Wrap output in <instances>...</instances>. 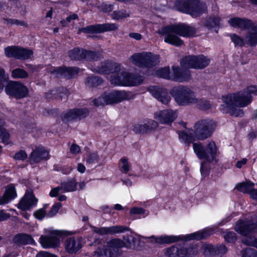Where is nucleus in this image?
<instances>
[{"instance_id":"30","label":"nucleus","mask_w":257,"mask_h":257,"mask_svg":"<svg viewBox=\"0 0 257 257\" xmlns=\"http://www.w3.org/2000/svg\"><path fill=\"white\" fill-rule=\"evenodd\" d=\"M77 182L74 178L63 182L61 184L62 192H72L76 190Z\"/></svg>"},{"instance_id":"31","label":"nucleus","mask_w":257,"mask_h":257,"mask_svg":"<svg viewBox=\"0 0 257 257\" xmlns=\"http://www.w3.org/2000/svg\"><path fill=\"white\" fill-rule=\"evenodd\" d=\"M211 232L208 229H204L194 233L188 234L186 237V240L197 239L199 240L210 235Z\"/></svg>"},{"instance_id":"62","label":"nucleus","mask_w":257,"mask_h":257,"mask_svg":"<svg viewBox=\"0 0 257 257\" xmlns=\"http://www.w3.org/2000/svg\"><path fill=\"white\" fill-rule=\"evenodd\" d=\"M250 197L253 199H257V190L254 189V187L251 189V191L249 193Z\"/></svg>"},{"instance_id":"39","label":"nucleus","mask_w":257,"mask_h":257,"mask_svg":"<svg viewBox=\"0 0 257 257\" xmlns=\"http://www.w3.org/2000/svg\"><path fill=\"white\" fill-rule=\"evenodd\" d=\"M101 81L97 77H89L86 80L85 83L89 87H93L99 85Z\"/></svg>"},{"instance_id":"42","label":"nucleus","mask_w":257,"mask_h":257,"mask_svg":"<svg viewBox=\"0 0 257 257\" xmlns=\"http://www.w3.org/2000/svg\"><path fill=\"white\" fill-rule=\"evenodd\" d=\"M242 257H257V251L252 248H246L242 251Z\"/></svg>"},{"instance_id":"3","label":"nucleus","mask_w":257,"mask_h":257,"mask_svg":"<svg viewBox=\"0 0 257 257\" xmlns=\"http://www.w3.org/2000/svg\"><path fill=\"white\" fill-rule=\"evenodd\" d=\"M195 32L194 28L184 25L168 26L158 31L159 34L165 35V42L176 46H179L183 44L182 41L177 35L189 37L193 36Z\"/></svg>"},{"instance_id":"57","label":"nucleus","mask_w":257,"mask_h":257,"mask_svg":"<svg viewBox=\"0 0 257 257\" xmlns=\"http://www.w3.org/2000/svg\"><path fill=\"white\" fill-rule=\"evenodd\" d=\"M10 214L0 211V221H4L10 217Z\"/></svg>"},{"instance_id":"28","label":"nucleus","mask_w":257,"mask_h":257,"mask_svg":"<svg viewBox=\"0 0 257 257\" xmlns=\"http://www.w3.org/2000/svg\"><path fill=\"white\" fill-rule=\"evenodd\" d=\"M118 26L114 24H105L103 25H97L96 27H91L89 28V30L91 31H96L98 32H102L107 31H112L116 30Z\"/></svg>"},{"instance_id":"27","label":"nucleus","mask_w":257,"mask_h":257,"mask_svg":"<svg viewBox=\"0 0 257 257\" xmlns=\"http://www.w3.org/2000/svg\"><path fill=\"white\" fill-rule=\"evenodd\" d=\"M228 23L231 26L240 29L245 28L250 24L249 21L239 18L230 19Z\"/></svg>"},{"instance_id":"33","label":"nucleus","mask_w":257,"mask_h":257,"mask_svg":"<svg viewBox=\"0 0 257 257\" xmlns=\"http://www.w3.org/2000/svg\"><path fill=\"white\" fill-rule=\"evenodd\" d=\"M120 170L123 173H127L131 170L132 167L127 159L123 157L121 158L118 163Z\"/></svg>"},{"instance_id":"48","label":"nucleus","mask_w":257,"mask_h":257,"mask_svg":"<svg viewBox=\"0 0 257 257\" xmlns=\"http://www.w3.org/2000/svg\"><path fill=\"white\" fill-rule=\"evenodd\" d=\"M34 215L37 219L41 220L45 217L46 211L44 208L39 209L34 212Z\"/></svg>"},{"instance_id":"35","label":"nucleus","mask_w":257,"mask_h":257,"mask_svg":"<svg viewBox=\"0 0 257 257\" xmlns=\"http://www.w3.org/2000/svg\"><path fill=\"white\" fill-rule=\"evenodd\" d=\"M179 236H161L156 239V242L158 243H170L176 242L179 239Z\"/></svg>"},{"instance_id":"43","label":"nucleus","mask_w":257,"mask_h":257,"mask_svg":"<svg viewBox=\"0 0 257 257\" xmlns=\"http://www.w3.org/2000/svg\"><path fill=\"white\" fill-rule=\"evenodd\" d=\"M133 130L136 133H144L148 132V128L145 123L143 124H136L134 126Z\"/></svg>"},{"instance_id":"36","label":"nucleus","mask_w":257,"mask_h":257,"mask_svg":"<svg viewBox=\"0 0 257 257\" xmlns=\"http://www.w3.org/2000/svg\"><path fill=\"white\" fill-rule=\"evenodd\" d=\"M12 76L15 79H23L28 76V73L22 69L17 68L12 71Z\"/></svg>"},{"instance_id":"6","label":"nucleus","mask_w":257,"mask_h":257,"mask_svg":"<svg viewBox=\"0 0 257 257\" xmlns=\"http://www.w3.org/2000/svg\"><path fill=\"white\" fill-rule=\"evenodd\" d=\"M234 229L240 235L244 236L242 242L247 245L257 248V237L251 235L257 233V223H252L249 220H239L236 224Z\"/></svg>"},{"instance_id":"25","label":"nucleus","mask_w":257,"mask_h":257,"mask_svg":"<svg viewBox=\"0 0 257 257\" xmlns=\"http://www.w3.org/2000/svg\"><path fill=\"white\" fill-rule=\"evenodd\" d=\"M172 252H176V255L178 257H191L192 255L195 254L197 253V250L196 248H189L186 249L185 248H178L176 247H173L170 248Z\"/></svg>"},{"instance_id":"53","label":"nucleus","mask_w":257,"mask_h":257,"mask_svg":"<svg viewBox=\"0 0 257 257\" xmlns=\"http://www.w3.org/2000/svg\"><path fill=\"white\" fill-rule=\"evenodd\" d=\"M61 191H62V190L61 189V187H56L53 189H52L51 191L50 192L49 195L52 197H56L59 193H62Z\"/></svg>"},{"instance_id":"26","label":"nucleus","mask_w":257,"mask_h":257,"mask_svg":"<svg viewBox=\"0 0 257 257\" xmlns=\"http://www.w3.org/2000/svg\"><path fill=\"white\" fill-rule=\"evenodd\" d=\"M95 55V53L92 52H88L86 51H81L79 49H74L69 52V56L71 59L80 60L83 58L84 56L87 57V56H93Z\"/></svg>"},{"instance_id":"41","label":"nucleus","mask_w":257,"mask_h":257,"mask_svg":"<svg viewBox=\"0 0 257 257\" xmlns=\"http://www.w3.org/2000/svg\"><path fill=\"white\" fill-rule=\"evenodd\" d=\"M202 251L206 256L214 255L215 253V249L211 244H204L202 246Z\"/></svg>"},{"instance_id":"9","label":"nucleus","mask_w":257,"mask_h":257,"mask_svg":"<svg viewBox=\"0 0 257 257\" xmlns=\"http://www.w3.org/2000/svg\"><path fill=\"white\" fill-rule=\"evenodd\" d=\"M172 73L170 74L169 68L165 67L157 71V75L166 79H172L178 82L188 81L191 79L189 71L184 70L178 67H172Z\"/></svg>"},{"instance_id":"10","label":"nucleus","mask_w":257,"mask_h":257,"mask_svg":"<svg viewBox=\"0 0 257 257\" xmlns=\"http://www.w3.org/2000/svg\"><path fill=\"white\" fill-rule=\"evenodd\" d=\"M159 57L150 53L135 54L130 58L131 62L140 68H150L159 62Z\"/></svg>"},{"instance_id":"22","label":"nucleus","mask_w":257,"mask_h":257,"mask_svg":"<svg viewBox=\"0 0 257 257\" xmlns=\"http://www.w3.org/2000/svg\"><path fill=\"white\" fill-rule=\"evenodd\" d=\"M82 247V243L79 239L68 238L65 243L66 251L70 253H73L78 251Z\"/></svg>"},{"instance_id":"14","label":"nucleus","mask_w":257,"mask_h":257,"mask_svg":"<svg viewBox=\"0 0 257 257\" xmlns=\"http://www.w3.org/2000/svg\"><path fill=\"white\" fill-rule=\"evenodd\" d=\"M45 233H48L49 236L42 235L39 242L43 247L51 248L55 247L59 245L60 241L58 236L60 233L59 231L54 230L51 229H45Z\"/></svg>"},{"instance_id":"12","label":"nucleus","mask_w":257,"mask_h":257,"mask_svg":"<svg viewBox=\"0 0 257 257\" xmlns=\"http://www.w3.org/2000/svg\"><path fill=\"white\" fill-rule=\"evenodd\" d=\"M124 245L123 242L119 239H114L107 243L106 248L105 250L98 249L95 252L94 256L99 257L105 256L106 257H114L119 254V249Z\"/></svg>"},{"instance_id":"34","label":"nucleus","mask_w":257,"mask_h":257,"mask_svg":"<svg viewBox=\"0 0 257 257\" xmlns=\"http://www.w3.org/2000/svg\"><path fill=\"white\" fill-rule=\"evenodd\" d=\"M33 56V52L31 50L19 48L17 59H27Z\"/></svg>"},{"instance_id":"4","label":"nucleus","mask_w":257,"mask_h":257,"mask_svg":"<svg viewBox=\"0 0 257 257\" xmlns=\"http://www.w3.org/2000/svg\"><path fill=\"white\" fill-rule=\"evenodd\" d=\"M215 127V124L211 120L205 119L198 121L195 125V136L191 132H182L179 133L180 140L185 143H191L195 138L204 140L210 137Z\"/></svg>"},{"instance_id":"45","label":"nucleus","mask_w":257,"mask_h":257,"mask_svg":"<svg viewBox=\"0 0 257 257\" xmlns=\"http://www.w3.org/2000/svg\"><path fill=\"white\" fill-rule=\"evenodd\" d=\"M130 213L132 214H139L146 216L149 215V211H146L142 208L134 207L131 209Z\"/></svg>"},{"instance_id":"40","label":"nucleus","mask_w":257,"mask_h":257,"mask_svg":"<svg viewBox=\"0 0 257 257\" xmlns=\"http://www.w3.org/2000/svg\"><path fill=\"white\" fill-rule=\"evenodd\" d=\"M102 233H116L122 231L121 227L115 226L109 228H102L100 229Z\"/></svg>"},{"instance_id":"5","label":"nucleus","mask_w":257,"mask_h":257,"mask_svg":"<svg viewBox=\"0 0 257 257\" xmlns=\"http://www.w3.org/2000/svg\"><path fill=\"white\" fill-rule=\"evenodd\" d=\"M172 95L176 102L180 105H188L197 104L202 109L207 110L211 108V104L206 100L198 99L195 93L190 88L186 87H179L173 90Z\"/></svg>"},{"instance_id":"55","label":"nucleus","mask_w":257,"mask_h":257,"mask_svg":"<svg viewBox=\"0 0 257 257\" xmlns=\"http://www.w3.org/2000/svg\"><path fill=\"white\" fill-rule=\"evenodd\" d=\"M36 257H57L54 254L50 253L47 251H40L37 253Z\"/></svg>"},{"instance_id":"59","label":"nucleus","mask_w":257,"mask_h":257,"mask_svg":"<svg viewBox=\"0 0 257 257\" xmlns=\"http://www.w3.org/2000/svg\"><path fill=\"white\" fill-rule=\"evenodd\" d=\"M130 37L137 40H140L142 39V36L140 34L137 33H132L129 34Z\"/></svg>"},{"instance_id":"16","label":"nucleus","mask_w":257,"mask_h":257,"mask_svg":"<svg viewBox=\"0 0 257 257\" xmlns=\"http://www.w3.org/2000/svg\"><path fill=\"white\" fill-rule=\"evenodd\" d=\"M231 39L235 46H241L244 44V41L250 45L257 44V25L254 26L247 32L244 40L236 35H231Z\"/></svg>"},{"instance_id":"13","label":"nucleus","mask_w":257,"mask_h":257,"mask_svg":"<svg viewBox=\"0 0 257 257\" xmlns=\"http://www.w3.org/2000/svg\"><path fill=\"white\" fill-rule=\"evenodd\" d=\"M124 98V93L117 91H112L105 93L101 97L93 100L92 102L93 105L98 106L116 103L122 100Z\"/></svg>"},{"instance_id":"8","label":"nucleus","mask_w":257,"mask_h":257,"mask_svg":"<svg viewBox=\"0 0 257 257\" xmlns=\"http://www.w3.org/2000/svg\"><path fill=\"white\" fill-rule=\"evenodd\" d=\"M175 7L178 11L188 14L193 18L199 17L207 12L206 4L198 0L178 2L176 3Z\"/></svg>"},{"instance_id":"23","label":"nucleus","mask_w":257,"mask_h":257,"mask_svg":"<svg viewBox=\"0 0 257 257\" xmlns=\"http://www.w3.org/2000/svg\"><path fill=\"white\" fill-rule=\"evenodd\" d=\"M88 114V111L87 109H74L69 110L64 114V119L70 120L77 118H83L86 117Z\"/></svg>"},{"instance_id":"15","label":"nucleus","mask_w":257,"mask_h":257,"mask_svg":"<svg viewBox=\"0 0 257 257\" xmlns=\"http://www.w3.org/2000/svg\"><path fill=\"white\" fill-rule=\"evenodd\" d=\"M5 91L8 95L17 98L24 97L28 94L27 87L18 81L10 82L6 86Z\"/></svg>"},{"instance_id":"60","label":"nucleus","mask_w":257,"mask_h":257,"mask_svg":"<svg viewBox=\"0 0 257 257\" xmlns=\"http://www.w3.org/2000/svg\"><path fill=\"white\" fill-rule=\"evenodd\" d=\"M200 171L202 175H206L207 174V170L206 168V163L203 162L201 164Z\"/></svg>"},{"instance_id":"17","label":"nucleus","mask_w":257,"mask_h":257,"mask_svg":"<svg viewBox=\"0 0 257 257\" xmlns=\"http://www.w3.org/2000/svg\"><path fill=\"white\" fill-rule=\"evenodd\" d=\"M38 200L35 198L32 190H27L25 195L20 200L18 207L22 210H28L35 206Z\"/></svg>"},{"instance_id":"54","label":"nucleus","mask_w":257,"mask_h":257,"mask_svg":"<svg viewBox=\"0 0 257 257\" xmlns=\"http://www.w3.org/2000/svg\"><path fill=\"white\" fill-rule=\"evenodd\" d=\"M226 251V247L223 245H221L215 250V253L219 255H222L225 253Z\"/></svg>"},{"instance_id":"24","label":"nucleus","mask_w":257,"mask_h":257,"mask_svg":"<svg viewBox=\"0 0 257 257\" xmlns=\"http://www.w3.org/2000/svg\"><path fill=\"white\" fill-rule=\"evenodd\" d=\"M151 92L154 96L163 104H168L170 101V96L166 90L159 88H153Z\"/></svg>"},{"instance_id":"38","label":"nucleus","mask_w":257,"mask_h":257,"mask_svg":"<svg viewBox=\"0 0 257 257\" xmlns=\"http://www.w3.org/2000/svg\"><path fill=\"white\" fill-rule=\"evenodd\" d=\"M18 49L19 48L16 47H8L5 48V54L8 57H14L17 59Z\"/></svg>"},{"instance_id":"46","label":"nucleus","mask_w":257,"mask_h":257,"mask_svg":"<svg viewBox=\"0 0 257 257\" xmlns=\"http://www.w3.org/2000/svg\"><path fill=\"white\" fill-rule=\"evenodd\" d=\"M61 205L60 203H56L54 204L51 208L50 211L48 213V216L50 217L55 215L60 208Z\"/></svg>"},{"instance_id":"58","label":"nucleus","mask_w":257,"mask_h":257,"mask_svg":"<svg viewBox=\"0 0 257 257\" xmlns=\"http://www.w3.org/2000/svg\"><path fill=\"white\" fill-rule=\"evenodd\" d=\"M8 23H10L13 25H23L24 24V23L22 21H20L18 20H15V19H10L8 20Z\"/></svg>"},{"instance_id":"1","label":"nucleus","mask_w":257,"mask_h":257,"mask_svg":"<svg viewBox=\"0 0 257 257\" xmlns=\"http://www.w3.org/2000/svg\"><path fill=\"white\" fill-rule=\"evenodd\" d=\"M94 71L108 75L107 78L114 85L121 86H135L140 84L143 78L127 72L120 64L110 61L101 63L99 66L93 69Z\"/></svg>"},{"instance_id":"7","label":"nucleus","mask_w":257,"mask_h":257,"mask_svg":"<svg viewBox=\"0 0 257 257\" xmlns=\"http://www.w3.org/2000/svg\"><path fill=\"white\" fill-rule=\"evenodd\" d=\"M193 150L197 157L200 160L204 159L208 162H217L219 152L214 142L211 141L207 143L205 148L200 143L193 144Z\"/></svg>"},{"instance_id":"19","label":"nucleus","mask_w":257,"mask_h":257,"mask_svg":"<svg viewBox=\"0 0 257 257\" xmlns=\"http://www.w3.org/2000/svg\"><path fill=\"white\" fill-rule=\"evenodd\" d=\"M49 71L52 75L55 77L59 78L61 77H71L77 74L79 72V69L76 67L66 68L65 67H60L54 68L50 67Z\"/></svg>"},{"instance_id":"56","label":"nucleus","mask_w":257,"mask_h":257,"mask_svg":"<svg viewBox=\"0 0 257 257\" xmlns=\"http://www.w3.org/2000/svg\"><path fill=\"white\" fill-rule=\"evenodd\" d=\"M247 162V159L243 158L241 160L237 161L236 163L235 166L237 168H241L243 165H245Z\"/></svg>"},{"instance_id":"51","label":"nucleus","mask_w":257,"mask_h":257,"mask_svg":"<svg viewBox=\"0 0 257 257\" xmlns=\"http://www.w3.org/2000/svg\"><path fill=\"white\" fill-rule=\"evenodd\" d=\"M27 158L26 153L24 151H20L15 154L14 158L16 160H24Z\"/></svg>"},{"instance_id":"63","label":"nucleus","mask_w":257,"mask_h":257,"mask_svg":"<svg viewBox=\"0 0 257 257\" xmlns=\"http://www.w3.org/2000/svg\"><path fill=\"white\" fill-rule=\"evenodd\" d=\"M78 19V16L76 14H73L72 15L66 18V21L67 22H71L72 20H76Z\"/></svg>"},{"instance_id":"2","label":"nucleus","mask_w":257,"mask_h":257,"mask_svg":"<svg viewBox=\"0 0 257 257\" xmlns=\"http://www.w3.org/2000/svg\"><path fill=\"white\" fill-rule=\"evenodd\" d=\"M257 93V86H249L243 92L228 94L222 97L223 104L220 106V110L223 113H229L234 116H241L242 110L236 107L246 106L251 101V94Z\"/></svg>"},{"instance_id":"21","label":"nucleus","mask_w":257,"mask_h":257,"mask_svg":"<svg viewBox=\"0 0 257 257\" xmlns=\"http://www.w3.org/2000/svg\"><path fill=\"white\" fill-rule=\"evenodd\" d=\"M17 196L15 187L13 184L8 185L6 188L5 194L0 196V206L8 203L11 200L14 199Z\"/></svg>"},{"instance_id":"20","label":"nucleus","mask_w":257,"mask_h":257,"mask_svg":"<svg viewBox=\"0 0 257 257\" xmlns=\"http://www.w3.org/2000/svg\"><path fill=\"white\" fill-rule=\"evenodd\" d=\"M49 158V152L44 147L40 146L33 151L31 155L30 160L31 162L36 163L43 159Z\"/></svg>"},{"instance_id":"11","label":"nucleus","mask_w":257,"mask_h":257,"mask_svg":"<svg viewBox=\"0 0 257 257\" xmlns=\"http://www.w3.org/2000/svg\"><path fill=\"white\" fill-rule=\"evenodd\" d=\"M210 62V59L203 55L188 56L182 59L181 65L183 70L186 68L202 69L207 67Z\"/></svg>"},{"instance_id":"29","label":"nucleus","mask_w":257,"mask_h":257,"mask_svg":"<svg viewBox=\"0 0 257 257\" xmlns=\"http://www.w3.org/2000/svg\"><path fill=\"white\" fill-rule=\"evenodd\" d=\"M14 241L16 243L20 244H33L35 243L33 238L30 235L26 234L17 235L14 238Z\"/></svg>"},{"instance_id":"37","label":"nucleus","mask_w":257,"mask_h":257,"mask_svg":"<svg viewBox=\"0 0 257 257\" xmlns=\"http://www.w3.org/2000/svg\"><path fill=\"white\" fill-rule=\"evenodd\" d=\"M112 18L116 20H122L130 16V14L125 10L115 11L112 14Z\"/></svg>"},{"instance_id":"50","label":"nucleus","mask_w":257,"mask_h":257,"mask_svg":"<svg viewBox=\"0 0 257 257\" xmlns=\"http://www.w3.org/2000/svg\"><path fill=\"white\" fill-rule=\"evenodd\" d=\"M145 123L148 128V132L156 128L158 126L157 122L154 120H149Z\"/></svg>"},{"instance_id":"18","label":"nucleus","mask_w":257,"mask_h":257,"mask_svg":"<svg viewBox=\"0 0 257 257\" xmlns=\"http://www.w3.org/2000/svg\"><path fill=\"white\" fill-rule=\"evenodd\" d=\"M176 111L171 109L161 110L154 114L155 118L160 123L166 124H171L177 117Z\"/></svg>"},{"instance_id":"49","label":"nucleus","mask_w":257,"mask_h":257,"mask_svg":"<svg viewBox=\"0 0 257 257\" xmlns=\"http://www.w3.org/2000/svg\"><path fill=\"white\" fill-rule=\"evenodd\" d=\"M224 239L228 242H232L236 239V237L234 232H229L224 235Z\"/></svg>"},{"instance_id":"32","label":"nucleus","mask_w":257,"mask_h":257,"mask_svg":"<svg viewBox=\"0 0 257 257\" xmlns=\"http://www.w3.org/2000/svg\"><path fill=\"white\" fill-rule=\"evenodd\" d=\"M254 187V184L251 181H245L237 184L235 188L243 193H249Z\"/></svg>"},{"instance_id":"61","label":"nucleus","mask_w":257,"mask_h":257,"mask_svg":"<svg viewBox=\"0 0 257 257\" xmlns=\"http://www.w3.org/2000/svg\"><path fill=\"white\" fill-rule=\"evenodd\" d=\"M86 170V168L84 165L81 163H78L77 165V171L81 173H83Z\"/></svg>"},{"instance_id":"47","label":"nucleus","mask_w":257,"mask_h":257,"mask_svg":"<svg viewBox=\"0 0 257 257\" xmlns=\"http://www.w3.org/2000/svg\"><path fill=\"white\" fill-rule=\"evenodd\" d=\"M8 78V75L6 74L5 70L0 68V90L3 89L4 82Z\"/></svg>"},{"instance_id":"52","label":"nucleus","mask_w":257,"mask_h":257,"mask_svg":"<svg viewBox=\"0 0 257 257\" xmlns=\"http://www.w3.org/2000/svg\"><path fill=\"white\" fill-rule=\"evenodd\" d=\"M70 151L73 155H77L80 153L81 149L79 146L76 144H72L70 147Z\"/></svg>"},{"instance_id":"64","label":"nucleus","mask_w":257,"mask_h":257,"mask_svg":"<svg viewBox=\"0 0 257 257\" xmlns=\"http://www.w3.org/2000/svg\"><path fill=\"white\" fill-rule=\"evenodd\" d=\"M72 170V168L70 167H66L63 169V173L64 174H69Z\"/></svg>"},{"instance_id":"44","label":"nucleus","mask_w":257,"mask_h":257,"mask_svg":"<svg viewBox=\"0 0 257 257\" xmlns=\"http://www.w3.org/2000/svg\"><path fill=\"white\" fill-rule=\"evenodd\" d=\"M86 161L89 164H93L98 162V156L95 153H90L85 158Z\"/></svg>"}]
</instances>
